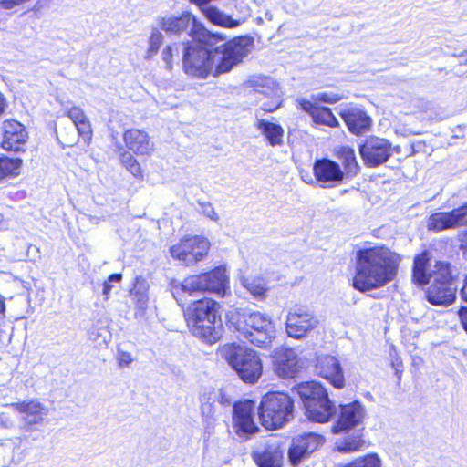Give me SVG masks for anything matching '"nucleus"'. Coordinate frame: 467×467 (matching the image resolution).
<instances>
[{"label":"nucleus","instance_id":"f257e3e1","mask_svg":"<svg viewBox=\"0 0 467 467\" xmlns=\"http://www.w3.org/2000/svg\"><path fill=\"white\" fill-rule=\"evenodd\" d=\"M400 256L384 245L360 248L356 254L352 285L368 292L385 286L397 275Z\"/></svg>","mask_w":467,"mask_h":467},{"label":"nucleus","instance_id":"f03ea898","mask_svg":"<svg viewBox=\"0 0 467 467\" xmlns=\"http://www.w3.org/2000/svg\"><path fill=\"white\" fill-rule=\"evenodd\" d=\"M229 321L240 337L254 345H269L275 337V327L272 319L258 311L236 310L230 315Z\"/></svg>","mask_w":467,"mask_h":467},{"label":"nucleus","instance_id":"7ed1b4c3","mask_svg":"<svg viewBox=\"0 0 467 467\" xmlns=\"http://www.w3.org/2000/svg\"><path fill=\"white\" fill-rule=\"evenodd\" d=\"M230 290L229 275L224 266H218L210 272L200 275H190L173 287V294L180 292L192 295L198 292H209L222 297L225 296Z\"/></svg>","mask_w":467,"mask_h":467},{"label":"nucleus","instance_id":"20e7f679","mask_svg":"<svg viewBox=\"0 0 467 467\" xmlns=\"http://www.w3.org/2000/svg\"><path fill=\"white\" fill-rule=\"evenodd\" d=\"M222 356L246 383H255L262 376L263 364L257 353L235 344L222 348Z\"/></svg>","mask_w":467,"mask_h":467},{"label":"nucleus","instance_id":"39448f33","mask_svg":"<svg viewBox=\"0 0 467 467\" xmlns=\"http://www.w3.org/2000/svg\"><path fill=\"white\" fill-rule=\"evenodd\" d=\"M253 42L249 37H236L211 49L213 76L229 73L251 52Z\"/></svg>","mask_w":467,"mask_h":467},{"label":"nucleus","instance_id":"423d86ee","mask_svg":"<svg viewBox=\"0 0 467 467\" xmlns=\"http://www.w3.org/2000/svg\"><path fill=\"white\" fill-rule=\"evenodd\" d=\"M293 411L294 402L287 394L270 392L262 398L259 417L265 429L276 430L293 419Z\"/></svg>","mask_w":467,"mask_h":467},{"label":"nucleus","instance_id":"0eeeda50","mask_svg":"<svg viewBox=\"0 0 467 467\" xmlns=\"http://www.w3.org/2000/svg\"><path fill=\"white\" fill-rule=\"evenodd\" d=\"M456 291L450 265L438 264L434 279L426 292L427 300L432 305L448 306L455 300Z\"/></svg>","mask_w":467,"mask_h":467},{"label":"nucleus","instance_id":"6e6552de","mask_svg":"<svg viewBox=\"0 0 467 467\" xmlns=\"http://www.w3.org/2000/svg\"><path fill=\"white\" fill-rule=\"evenodd\" d=\"M210 249L207 238L198 235L186 236L170 248L172 258L190 266L202 261Z\"/></svg>","mask_w":467,"mask_h":467},{"label":"nucleus","instance_id":"1a4fd4ad","mask_svg":"<svg viewBox=\"0 0 467 467\" xmlns=\"http://www.w3.org/2000/svg\"><path fill=\"white\" fill-rule=\"evenodd\" d=\"M314 312L304 306H294L286 315L285 332L289 337L303 339L318 327Z\"/></svg>","mask_w":467,"mask_h":467},{"label":"nucleus","instance_id":"9d476101","mask_svg":"<svg viewBox=\"0 0 467 467\" xmlns=\"http://www.w3.org/2000/svg\"><path fill=\"white\" fill-rule=\"evenodd\" d=\"M211 50L200 44L188 45L184 48L183 68L186 74L198 78L213 76Z\"/></svg>","mask_w":467,"mask_h":467},{"label":"nucleus","instance_id":"9b49d317","mask_svg":"<svg viewBox=\"0 0 467 467\" xmlns=\"http://www.w3.org/2000/svg\"><path fill=\"white\" fill-rule=\"evenodd\" d=\"M254 407L252 400L239 401L234 406L233 428L235 434L243 440L250 439L259 431L254 420Z\"/></svg>","mask_w":467,"mask_h":467},{"label":"nucleus","instance_id":"f8f14e48","mask_svg":"<svg viewBox=\"0 0 467 467\" xmlns=\"http://www.w3.org/2000/svg\"><path fill=\"white\" fill-rule=\"evenodd\" d=\"M366 415L365 406L358 400L339 405L337 420L332 426V432L338 434L362 425Z\"/></svg>","mask_w":467,"mask_h":467},{"label":"nucleus","instance_id":"ddd939ff","mask_svg":"<svg viewBox=\"0 0 467 467\" xmlns=\"http://www.w3.org/2000/svg\"><path fill=\"white\" fill-rule=\"evenodd\" d=\"M274 372L280 378H294L303 368L304 360L293 348H277L272 355Z\"/></svg>","mask_w":467,"mask_h":467},{"label":"nucleus","instance_id":"4468645a","mask_svg":"<svg viewBox=\"0 0 467 467\" xmlns=\"http://www.w3.org/2000/svg\"><path fill=\"white\" fill-rule=\"evenodd\" d=\"M359 153L367 166L377 167L392 155L391 143L386 139L370 137L360 146Z\"/></svg>","mask_w":467,"mask_h":467},{"label":"nucleus","instance_id":"2eb2a0df","mask_svg":"<svg viewBox=\"0 0 467 467\" xmlns=\"http://www.w3.org/2000/svg\"><path fill=\"white\" fill-rule=\"evenodd\" d=\"M157 27L167 36H180L189 29L192 31L197 26L195 17L189 12L181 14H167L156 19Z\"/></svg>","mask_w":467,"mask_h":467},{"label":"nucleus","instance_id":"dca6fc26","mask_svg":"<svg viewBox=\"0 0 467 467\" xmlns=\"http://www.w3.org/2000/svg\"><path fill=\"white\" fill-rule=\"evenodd\" d=\"M313 171L317 182L324 188L334 187L344 178V172L339 164L329 159L317 160Z\"/></svg>","mask_w":467,"mask_h":467},{"label":"nucleus","instance_id":"f3484780","mask_svg":"<svg viewBox=\"0 0 467 467\" xmlns=\"http://www.w3.org/2000/svg\"><path fill=\"white\" fill-rule=\"evenodd\" d=\"M467 223V204L450 213H436L430 216L428 227L430 230L440 232Z\"/></svg>","mask_w":467,"mask_h":467},{"label":"nucleus","instance_id":"a211bd4d","mask_svg":"<svg viewBox=\"0 0 467 467\" xmlns=\"http://www.w3.org/2000/svg\"><path fill=\"white\" fill-rule=\"evenodd\" d=\"M316 368L318 375L327 379L335 388L342 389L345 386L343 370L336 357L330 355L318 357Z\"/></svg>","mask_w":467,"mask_h":467},{"label":"nucleus","instance_id":"6ab92c4d","mask_svg":"<svg viewBox=\"0 0 467 467\" xmlns=\"http://www.w3.org/2000/svg\"><path fill=\"white\" fill-rule=\"evenodd\" d=\"M10 407L21 415L22 421L27 425L41 423L48 412V410L37 400L13 403Z\"/></svg>","mask_w":467,"mask_h":467},{"label":"nucleus","instance_id":"aec40b11","mask_svg":"<svg viewBox=\"0 0 467 467\" xmlns=\"http://www.w3.org/2000/svg\"><path fill=\"white\" fill-rule=\"evenodd\" d=\"M3 141L2 147L6 150H20L27 139V133L25 127L18 121L11 119L3 123Z\"/></svg>","mask_w":467,"mask_h":467},{"label":"nucleus","instance_id":"412c9836","mask_svg":"<svg viewBox=\"0 0 467 467\" xmlns=\"http://www.w3.org/2000/svg\"><path fill=\"white\" fill-rule=\"evenodd\" d=\"M123 140L126 147L137 155H150L154 149L149 134L140 129L126 130Z\"/></svg>","mask_w":467,"mask_h":467},{"label":"nucleus","instance_id":"4be33fe9","mask_svg":"<svg viewBox=\"0 0 467 467\" xmlns=\"http://www.w3.org/2000/svg\"><path fill=\"white\" fill-rule=\"evenodd\" d=\"M252 456L258 467H282L283 464V451L276 442H267L263 448H256Z\"/></svg>","mask_w":467,"mask_h":467},{"label":"nucleus","instance_id":"5701e85b","mask_svg":"<svg viewBox=\"0 0 467 467\" xmlns=\"http://www.w3.org/2000/svg\"><path fill=\"white\" fill-rule=\"evenodd\" d=\"M218 304L211 298H203L193 302L185 311L187 323L202 321V319H217L216 306Z\"/></svg>","mask_w":467,"mask_h":467},{"label":"nucleus","instance_id":"b1692460","mask_svg":"<svg viewBox=\"0 0 467 467\" xmlns=\"http://www.w3.org/2000/svg\"><path fill=\"white\" fill-rule=\"evenodd\" d=\"M438 264H446L437 261L431 265L429 254L423 252L414 258L413 262V280L418 285H426L434 279L435 270Z\"/></svg>","mask_w":467,"mask_h":467},{"label":"nucleus","instance_id":"393cba45","mask_svg":"<svg viewBox=\"0 0 467 467\" xmlns=\"http://www.w3.org/2000/svg\"><path fill=\"white\" fill-rule=\"evenodd\" d=\"M192 333L203 341L213 344L221 337V324L217 319H202L192 323H187Z\"/></svg>","mask_w":467,"mask_h":467},{"label":"nucleus","instance_id":"a878e982","mask_svg":"<svg viewBox=\"0 0 467 467\" xmlns=\"http://www.w3.org/2000/svg\"><path fill=\"white\" fill-rule=\"evenodd\" d=\"M296 102L304 111L312 117L315 123L332 128L338 126V121L330 109L314 105V102L306 99H297Z\"/></svg>","mask_w":467,"mask_h":467},{"label":"nucleus","instance_id":"bb28decb","mask_svg":"<svg viewBox=\"0 0 467 467\" xmlns=\"http://www.w3.org/2000/svg\"><path fill=\"white\" fill-rule=\"evenodd\" d=\"M309 420L324 423L327 422L336 413V407L328 396L317 401H308L305 406Z\"/></svg>","mask_w":467,"mask_h":467},{"label":"nucleus","instance_id":"cd10ccee","mask_svg":"<svg viewBox=\"0 0 467 467\" xmlns=\"http://www.w3.org/2000/svg\"><path fill=\"white\" fill-rule=\"evenodd\" d=\"M349 130L354 134L366 132L371 124V119L358 108H351L341 114Z\"/></svg>","mask_w":467,"mask_h":467},{"label":"nucleus","instance_id":"c85d7f7f","mask_svg":"<svg viewBox=\"0 0 467 467\" xmlns=\"http://www.w3.org/2000/svg\"><path fill=\"white\" fill-rule=\"evenodd\" d=\"M67 116L72 120L79 136L85 141L89 140L92 135L91 125L84 111L78 107H72L66 111Z\"/></svg>","mask_w":467,"mask_h":467},{"label":"nucleus","instance_id":"c756f323","mask_svg":"<svg viewBox=\"0 0 467 467\" xmlns=\"http://www.w3.org/2000/svg\"><path fill=\"white\" fill-rule=\"evenodd\" d=\"M337 156L343 165L344 170L342 171L344 172V177L352 178L358 173L360 167L352 148L348 146L339 147L337 151Z\"/></svg>","mask_w":467,"mask_h":467},{"label":"nucleus","instance_id":"7c9ffc66","mask_svg":"<svg viewBox=\"0 0 467 467\" xmlns=\"http://www.w3.org/2000/svg\"><path fill=\"white\" fill-rule=\"evenodd\" d=\"M202 11L205 17L213 25L226 28H235L240 26L239 20L234 19L215 6L205 5L202 7Z\"/></svg>","mask_w":467,"mask_h":467},{"label":"nucleus","instance_id":"2f4dec72","mask_svg":"<svg viewBox=\"0 0 467 467\" xmlns=\"http://www.w3.org/2000/svg\"><path fill=\"white\" fill-rule=\"evenodd\" d=\"M297 393L304 405L308 401H317L328 396L326 389L317 382L309 381L298 385Z\"/></svg>","mask_w":467,"mask_h":467},{"label":"nucleus","instance_id":"473e14b6","mask_svg":"<svg viewBox=\"0 0 467 467\" xmlns=\"http://www.w3.org/2000/svg\"><path fill=\"white\" fill-rule=\"evenodd\" d=\"M255 126L270 145L276 146L283 143L284 130L280 125L264 119H257Z\"/></svg>","mask_w":467,"mask_h":467},{"label":"nucleus","instance_id":"72a5a7b5","mask_svg":"<svg viewBox=\"0 0 467 467\" xmlns=\"http://www.w3.org/2000/svg\"><path fill=\"white\" fill-rule=\"evenodd\" d=\"M324 441L323 436L314 432H307L295 437L292 441L300 445L305 451L314 452L324 443Z\"/></svg>","mask_w":467,"mask_h":467},{"label":"nucleus","instance_id":"f704fd0d","mask_svg":"<svg viewBox=\"0 0 467 467\" xmlns=\"http://www.w3.org/2000/svg\"><path fill=\"white\" fill-rule=\"evenodd\" d=\"M243 286L255 298H264L265 296L267 286L265 281L261 277H243Z\"/></svg>","mask_w":467,"mask_h":467},{"label":"nucleus","instance_id":"c9c22d12","mask_svg":"<svg viewBox=\"0 0 467 467\" xmlns=\"http://www.w3.org/2000/svg\"><path fill=\"white\" fill-rule=\"evenodd\" d=\"M335 467H381V461L376 453H370L348 463H337Z\"/></svg>","mask_w":467,"mask_h":467},{"label":"nucleus","instance_id":"e433bc0d","mask_svg":"<svg viewBox=\"0 0 467 467\" xmlns=\"http://www.w3.org/2000/svg\"><path fill=\"white\" fill-rule=\"evenodd\" d=\"M22 165V160L19 158H1L0 159V179L6 176H16L19 174Z\"/></svg>","mask_w":467,"mask_h":467},{"label":"nucleus","instance_id":"4c0bfd02","mask_svg":"<svg viewBox=\"0 0 467 467\" xmlns=\"http://www.w3.org/2000/svg\"><path fill=\"white\" fill-rule=\"evenodd\" d=\"M164 36L158 27H152L148 40V48L145 52V58L150 59L157 55L163 43Z\"/></svg>","mask_w":467,"mask_h":467},{"label":"nucleus","instance_id":"58836bf2","mask_svg":"<svg viewBox=\"0 0 467 467\" xmlns=\"http://www.w3.org/2000/svg\"><path fill=\"white\" fill-rule=\"evenodd\" d=\"M312 451H305V450L292 441L288 451V460L293 466L299 465L304 460L308 458Z\"/></svg>","mask_w":467,"mask_h":467},{"label":"nucleus","instance_id":"ea45409f","mask_svg":"<svg viewBox=\"0 0 467 467\" xmlns=\"http://www.w3.org/2000/svg\"><path fill=\"white\" fill-rule=\"evenodd\" d=\"M122 165L135 177H142V171L138 161L129 152H124L120 158Z\"/></svg>","mask_w":467,"mask_h":467},{"label":"nucleus","instance_id":"a19ab883","mask_svg":"<svg viewBox=\"0 0 467 467\" xmlns=\"http://www.w3.org/2000/svg\"><path fill=\"white\" fill-rule=\"evenodd\" d=\"M365 441L360 437H349L347 438L344 442L337 445V450L343 452H350L360 450Z\"/></svg>","mask_w":467,"mask_h":467},{"label":"nucleus","instance_id":"79ce46f5","mask_svg":"<svg viewBox=\"0 0 467 467\" xmlns=\"http://www.w3.org/2000/svg\"><path fill=\"white\" fill-rule=\"evenodd\" d=\"M174 53H176V55L179 53L176 44L172 46H167L161 52L162 61L164 62L165 67L168 70L172 69V57Z\"/></svg>","mask_w":467,"mask_h":467},{"label":"nucleus","instance_id":"37998d69","mask_svg":"<svg viewBox=\"0 0 467 467\" xmlns=\"http://www.w3.org/2000/svg\"><path fill=\"white\" fill-rule=\"evenodd\" d=\"M310 101L314 102V105L318 106L320 102L333 104L340 100V97L335 94H327V93H317L316 95H312Z\"/></svg>","mask_w":467,"mask_h":467},{"label":"nucleus","instance_id":"c03bdc74","mask_svg":"<svg viewBox=\"0 0 467 467\" xmlns=\"http://www.w3.org/2000/svg\"><path fill=\"white\" fill-rule=\"evenodd\" d=\"M201 213L208 217L209 219L217 222L219 220V216L215 212L214 208L210 202H200Z\"/></svg>","mask_w":467,"mask_h":467},{"label":"nucleus","instance_id":"a18cd8bd","mask_svg":"<svg viewBox=\"0 0 467 467\" xmlns=\"http://www.w3.org/2000/svg\"><path fill=\"white\" fill-rule=\"evenodd\" d=\"M202 36H203V40H202L203 43L208 47L216 45L217 42L223 40V38L222 36H220L219 35H213L207 31H204L202 33Z\"/></svg>","mask_w":467,"mask_h":467},{"label":"nucleus","instance_id":"49530a36","mask_svg":"<svg viewBox=\"0 0 467 467\" xmlns=\"http://www.w3.org/2000/svg\"><path fill=\"white\" fill-rule=\"evenodd\" d=\"M30 0H2L1 5L5 9H11L16 5H20L29 2Z\"/></svg>","mask_w":467,"mask_h":467},{"label":"nucleus","instance_id":"de8ad7c7","mask_svg":"<svg viewBox=\"0 0 467 467\" xmlns=\"http://www.w3.org/2000/svg\"><path fill=\"white\" fill-rule=\"evenodd\" d=\"M118 360L119 366H128L131 363L132 358L130 353L122 351L119 353Z\"/></svg>","mask_w":467,"mask_h":467},{"label":"nucleus","instance_id":"09e8293b","mask_svg":"<svg viewBox=\"0 0 467 467\" xmlns=\"http://www.w3.org/2000/svg\"><path fill=\"white\" fill-rule=\"evenodd\" d=\"M258 82H260L259 86L262 88L268 87L271 88L272 89H275L276 88L275 82L268 78H259Z\"/></svg>","mask_w":467,"mask_h":467},{"label":"nucleus","instance_id":"8fccbe9b","mask_svg":"<svg viewBox=\"0 0 467 467\" xmlns=\"http://www.w3.org/2000/svg\"><path fill=\"white\" fill-rule=\"evenodd\" d=\"M137 305L140 308L144 309L148 303V297L144 294H136Z\"/></svg>","mask_w":467,"mask_h":467},{"label":"nucleus","instance_id":"3c124183","mask_svg":"<svg viewBox=\"0 0 467 467\" xmlns=\"http://www.w3.org/2000/svg\"><path fill=\"white\" fill-rule=\"evenodd\" d=\"M217 400L223 405H230V403H231V399L227 396L225 391H223V389H221L219 391L218 396H217Z\"/></svg>","mask_w":467,"mask_h":467},{"label":"nucleus","instance_id":"603ef678","mask_svg":"<svg viewBox=\"0 0 467 467\" xmlns=\"http://www.w3.org/2000/svg\"><path fill=\"white\" fill-rule=\"evenodd\" d=\"M463 328L467 332V307H462L459 311Z\"/></svg>","mask_w":467,"mask_h":467},{"label":"nucleus","instance_id":"864d4df0","mask_svg":"<svg viewBox=\"0 0 467 467\" xmlns=\"http://www.w3.org/2000/svg\"><path fill=\"white\" fill-rule=\"evenodd\" d=\"M280 105L281 103L279 101H277L274 106H267L264 104L263 109L267 112H273L275 109H277L280 107Z\"/></svg>","mask_w":467,"mask_h":467},{"label":"nucleus","instance_id":"5fc2aeb1","mask_svg":"<svg viewBox=\"0 0 467 467\" xmlns=\"http://www.w3.org/2000/svg\"><path fill=\"white\" fill-rule=\"evenodd\" d=\"M121 275L120 274H112L109 276L108 281L110 283H119L121 281Z\"/></svg>","mask_w":467,"mask_h":467},{"label":"nucleus","instance_id":"6e6d98bb","mask_svg":"<svg viewBox=\"0 0 467 467\" xmlns=\"http://www.w3.org/2000/svg\"><path fill=\"white\" fill-rule=\"evenodd\" d=\"M461 295H462V297L467 301V276L465 277L464 279V284H463V286L461 290Z\"/></svg>","mask_w":467,"mask_h":467},{"label":"nucleus","instance_id":"4d7b16f0","mask_svg":"<svg viewBox=\"0 0 467 467\" xmlns=\"http://www.w3.org/2000/svg\"><path fill=\"white\" fill-rule=\"evenodd\" d=\"M111 283L109 282L108 280L104 282L103 284V294L104 295H109L110 290H111Z\"/></svg>","mask_w":467,"mask_h":467},{"label":"nucleus","instance_id":"13d9d810","mask_svg":"<svg viewBox=\"0 0 467 467\" xmlns=\"http://www.w3.org/2000/svg\"><path fill=\"white\" fill-rule=\"evenodd\" d=\"M5 107V100L2 93H0V114L4 111Z\"/></svg>","mask_w":467,"mask_h":467},{"label":"nucleus","instance_id":"bf43d9fd","mask_svg":"<svg viewBox=\"0 0 467 467\" xmlns=\"http://www.w3.org/2000/svg\"><path fill=\"white\" fill-rule=\"evenodd\" d=\"M5 226L4 216L0 213V230H2Z\"/></svg>","mask_w":467,"mask_h":467},{"label":"nucleus","instance_id":"052dcab7","mask_svg":"<svg viewBox=\"0 0 467 467\" xmlns=\"http://www.w3.org/2000/svg\"><path fill=\"white\" fill-rule=\"evenodd\" d=\"M5 310V302L2 297H0V312H4Z\"/></svg>","mask_w":467,"mask_h":467},{"label":"nucleus","instance_id":"680f3d73","mask_svg":"<svg viewBox=\"0 0 467 467\" xmlns=\"http://www.w3.org/2000/svg\"><path fill=\"white\" fill-rule=\"evenodd\" d=\"M464 243L467 244V232H466V234H465V240H464Z\"/></svg>","mask_w":467,"mask_h":467}]
</instances>
